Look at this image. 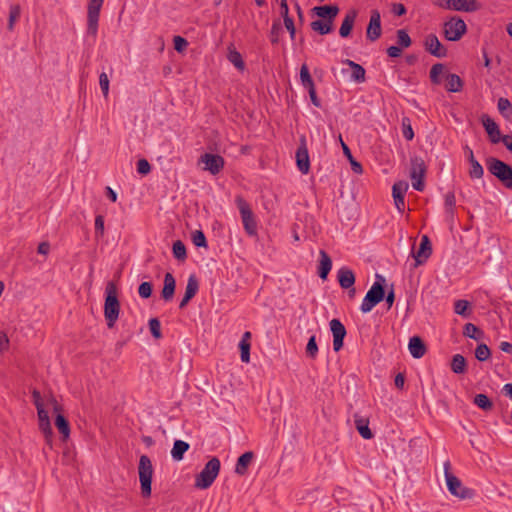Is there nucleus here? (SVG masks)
Returning <instances> with one entry per match:
<instances>
[{
  "mask_svg": "<svg viewBox=\"0 0 512 512\" xmlns=\"http://www.w3.org/2000/svg\"><path fill=\"white\" fill-rule=\"evenodd\" d=\"M443 69H444V65L441 63H436L432 66V68L430 70V79H431L432 83H434V84L440 83L439 75L443 72Z\"/></svg>",
  "mask_w": 512,
  "mask_h": 512,
  "instance_id": "obj_48",
  "label": "nucleus"
},
{
  "mask_svg": "<svg viewBox=\"0 0 512 512\" xmlns=\"http://www.w3.org/2000/svg\"><path fill=\"white\" fill-rule=\"evenodd\" d=\"M450 366L455 374H464L467 370L466 359L461 354L452 357Z\"/></svg>",
  "mask_w": 512,
  "mask_h": 512,
  "instance_id": "obj_29",
  "label": "nucleus"
},
{
  "mask_svg": "<svg viewBox=\"0 0 512 512\" xmlns=\"http://www.w3.org/2000/svg\"><path fill=\"white\" fill-rule=\"evenodd\" d=\"M424 48L427 52L437 58H444L447 55V49L441 44L435 34H428L425 37Z\"/></svg>",
  "mask_w": 512,
  "mask_h": 512,
  "instance_id": "obj_14",
  "label": "nucleus"
},
{
  "mask_svg": "<svg viewBox=\"0 0 512 512\" xmlns=\"http://www.w3.org/2000/svg\"><path fill=\"white\" fill-rule=\"evenodd\" d=\"M199 289V282L195 275H190L187 281L184 297L182 298L179 308L183 309L189 301L196 295Z\"/></svg>",
  "mask_w": 512,
  "mask_h": 512,
  "instance_id": "obj_18",
  "label": "nucleus"
},
{
  "mask_svg": "<svg viewBox=\"0 0 512 512\" xmlns=\"http://www.w3.org/2000/svg\"><path fill=\"white\" fill-rule=\"evenodd\" d=\"M435 5L447 10L475 12L481 8L477 0H443L442 3L434 1Z\"/></svg>",
  "mask_w": 512,
  "mask_h": 512,
  "instance_id": "obj_8",
  "label": "nucleus"
},
{
  "mask_svg": "<svg viewBox=\"0 0 512 512\" xmlns=\"http://www.w3.org/2000/svg\"><path fill=\"white\" fill-rule=\"evenodd\" d=\"M397 43L401 48H408L411 45L412 41L406 30L397 31Z\"/></svg>",
  "mask_w": 512,
  "mask_h": 512,
  "instance_id": "obj_44",
  "label": "nucleus"
},
{
  "mask_svg": "<svg viewBox=\"0 0 512 512\" xmlns=\"http://www.w3.org/2000/svg\"><path fill=\"white\" fill-rule=\"evenodd\" d=\"M344 63L349 65L352 68V70H353L352 78L356 82H364L365 81V69L361 65H359L349 59L345 60Z\"/></svg>",
  "mask_w": 512,
  "mask_h": 512,
  "instance_id": "obj_34",
  "label": "nucleus"
},
{
  "mask_svg": "<svg viewBox=\"0 0 512 512\" xmlns=\"http://www.w3.org/2000/svg\"><path fill=\"white\" fill-rule=\"evenodd\" d=\"M21 9L19 5H12L10 8L9 21H8V29L11 31L14 28V24L17 19L20 17Z\"/></svg>",
  "mask_w": 512,
  "mask_h": 512,
  "instance_id": "obj_47",
  "label": "nucleus"
},
{
  "mask_svg": "<svg viewBox=\"0 0 512 512\" xmlns=\"http://www.w3.org/2000/svg\"><path fill=\"white\" fill-rule=\"evenodd\" d=\"M339 139H340V142H341V145L343 148V152L350 162L351 169L356 174H362L363 173L362 165L353 158L349 147L343 142L341 135L339 136Z\"/></svg>",
  "mask_w": 512,
  "mask_h": 512,
  "instance_id": "obj_32",
  "label": "nucleus"
},
{
  "mask_svg": "<svg viewBox=\"0 0 512 512\" xmlns=\"http://www.w3.org/2000/svg\"><path fill=\"white\" fill-rule=\"evenodd\" d=\"M39 428L44 434L48 444H51L53 431L50 422L39 423Z\"/></svg>",
  "mask_w": 512,
  "mask_h": 512,
  "instance_id": "obj_56",
  "label": "nucleus"
},
{
  "mask_svg": "<svg viewBox=\"0 0 512 512\" xmlns=\"http://www.w3.org/2000/svg\"><path fill=\"white\" fill-rule=\"evenodd\" d=\"M318 354V345L315 335L311 336L306 346V355L310 359H315Z\"/></svg>",
  "mask_w": 512,
  "mask_h": 512,
  "instance_id": "obj_42",
  "label": "nucleus"
},
{
  "mask_svg": "<svg viewBox=\"0 0 512 512\" xmlns=\"http://www.w3.org/2000/svg\"><path fill=\"white\" fill-rule=\"evenodd\" d=\"M311 29L320 35L329 34L333 30V23L326 20H315L310 24Z\"/></svg>",
  "mask_w": 512,
  "mask_h": 512,
  "instance_id": "obj_30",
  "label": "nucleus"
},
{
  "mask_svg": "<svg viewBox=\"0 0 512 512\" xmlns=\"http://www.w3.org/2000/svg\"><path fill=\"white\" fill-rule=\"evenodd\" d=\"M173 41H174V48L178 52H182L188 46V41L181 36H175Z\"/></svg>",
  "mask_w": 512,
  "mask_h": 512,
  "instance_id": "obj_59",
  "label": "nucleus"
},
{
  "mask_svg": "<svg viewBox=\"0 0 512 512\" xmlns=\"http://www.w3.org/2000/svg\"><path fill=\"white\" fill-rule=\"evenodd\" d=\"M488 171L494 175L507 188H512V168L505 162L496 159H487Z\"/></svg>",
  "mask_w": 512,
  "mask_h": 512,
  "instance_id": "obj_5",
  "label": "nucleus"
},
{
  "mask_svg": "<svg viewBox=\"0 0 512 512\" xmlns=\"http://www.w3.org/2000/svg\"><path fill=\"white\" fill-rule=\"evenodd\" d=\"M300 79L302 82V85L307 88L308 90L311 89V87L314 86V81L309 73V69L306 64H303L300 69Z\"/></svg>",
  "mask_w": 512,
  "mask_h": 512,
  "instance_id": "obj_38",
  "label": "nucleus"
},
{
  "mask_svg": "<svg viewBox=\"0 0 512 512\" xmlns=\"http://www.w3.org/2000/svg\"><path fill=\"white\" fill-rule=\"evenodd\" d=\"M176 281L172 273L167 272L164 276V285L161 291V298L165 302H169L173 299L175 294Z\"/></svg>",
  "mask_w": 512,
  "mask_h": 512,
  "instance_id": "obj_20",
  "label": "nucleus"
},
{
  "mask_svg": "<svg viewBox=\"0 0 512 512\" xmlns=\"http://www.w3.org/2000/svg\"><path fill=\"white\" fill-rule=\"evenodd\" d=\"M469 302L466 300H457L454 304L455 313L461 316H468L467 309Z\"/></svg>",
  "mask_w": 512,
  "mask_h": 512,
  "instance_id": "obj_53",
  "label": "nucleus"
},
{
  "mask_svg": "<svg viewBox=\"0 0 512 512\" xmlns=\"http://www.w3.org/2000/svg\"><path fill=\"white\" fill-rule=\"evenodd\" d=\"M189 444L182 440H176L171 450V455L174 460L181 461L184 457V453L188 451Z\"/></svg>",
  "mask_w": 512,
  "mask_h": 512,
  "instance_id": "obj_28",
  "label": "nucleus"
},
{
  "mask_svg": "<svg viewBox=\"0 0 512 512\" xmlns=\"http://www.w3.org/2000/svg\"><path fill=\"white\" fill-rule=\"evenodd\" d=\"M228 60L239 70H244L245 63L242 59L241 54L234 48H229Z\"/></svg>",
  "mask_w": 512,
  "mask_h": 512,
  "instance_id": "obj_35",
  "label": "nucleus"
},
{
  "mask_svg": "<svg viewBox=\"0 0 512 512\" xmlns=\"http://www.w3.org/2000/svg\"><path fill=\"white\" fill-rule=\"evenodd\" d=\"M455 204H456V199H455L454 192H448L445 196V208H446V213L448 215H450L451 217H453V215H454Z\"/></svg>",
  "mask_w": 512,
  "mask_h": 512,
  "instance_id": "obj_46",
  "label": "nucleus"
},
{
  "mask_svg": "<svg viewBox=\"0 0 512 512\" xmlns=\"http://www.w3.org/2000/svg\"><path fill=\"white\" fill-rule=\"evenodd\" d=\"M282 32V27L279 21H275L270 31V39L273 44L278 43L279 35Z\"/></svg>",
  "mask_w": 512,
  "mask_h": 512,
  "instance_id": "obj_54",
  "label": "nucleus"
},
{
  "mask_svg": "<svg viewBox=\"0 0 512 512\" xmlns=\"http://www.w3.org/2000/svg\"><path fill=\"white\" fill-rule=\"evenodd\" d=\"M99 84H100V87H101L104 97L107 98L108 93H109V78L106 73L103 72L100 74Z\"/></svg>",
  "mask_w": 512,
  "mask_h": 512,
  "instance_id": "obj_57",
  "label": "nucleus"
},
{
  "mask_svg": "<svg viewBox=\"0 0 512 512\" xmlns=\"http://www.w3.org/2000/svg\"><path fill=\"white\" fill-rule=\"evenodd\" d=\"M333 334V349L338 352L343 347V341L346 336V328L338 319H332L329 323Z\"/></svg>",
  "mask_w": 512,
  "mask_h": 512,
  "instance_id": "obj_15",
  "label": "nucleus"
},
{
  "mask_svg": "<svg viewBox=\"0 0 512 512\" xmlns=\"http://www.w3.org/2000/svg\"><path fill=\"white\" fill-rule=\"evenodd\" d=\"M466 31V23L458 16L451 17L443 25L444 36L448 41L460 40Z\"/></svg>",
  "mask_w": 512,
  "mask_h": 512,
  "instance_id": "obj_6",
  "label": "nucleus"
},
{
  "mask_svg": "<svg viewBox=\"0 0 512 512\" xmlns=\"http://www.w3.org/2000/svg\"><path fill=\"white\" fill-rule=\"evenodd\" d=\"M381 16L378 10H372L370 21L366 30V36L370 41H375L381 36Z\"/></svg>",
  "mask_w": 512,
  "mask_h": 512,
  "instance_id": "obj_16",
  "label": "nucleus"
},
{
  "mask_svg": "<svg viewBox=\"0 0 512 512\" xmlns=\"http://www.w3.org/2000/svg\"><path fill=\"white\" fill-rule=\"evenodd\" d=\"M357 15L358 12L355 9H351L346 13L339 29V34L341 37L346 38L351 34Z\"/></svg>",
  "mask_w": 512,
  "mask_h": 512,
  "instance_id": "obj_22",
  "label": "nucleus"
},
{
  "mask_svg": "<svg viewBox=\"0 0 512 512\" xmlns=\"http://www.w3.org/2000/svg\"><path fill=\"white\" fill-rule=\"evenodd\" d=\"M173 255L179 261H184L187 258L186 247L182 241L177 240L174 242Z\"/></svg>",
  "mask_w": 512,
  "mask_h": 512,
  "instance_id": "obj_39",
  "label": "nucleus"
},
{
  "mask_svg": "<svg viewBox=\"0 0 512 512\" xmlns=\"http://www.w3.org/2000/svg\"><path fill=\"white\" fill-rule=\"evenodd\" d=\"M354 422H355L356 429L358 430L359 434L364 439H371L373 437V434H372L370 428L368 427V424H369L368 419H365V418H362V417H359L356 415Z\"/></svg>",
  "mask_w": 512,
  "mask_h": 512,
  "instance_id": "obj_27",
  "label": "nucleus"
},
{
  "mask_svg": "<svg viewBox=\"0 0 512 512\" xmlns=\"http://www.w3.org/2000/svg\"><path fill=\"white\" fill-rule=\"evenodd\" d=\"M338 281L343 289H349L355 283V275L351 269L343 267L338 271Z\"/></svg>",
  "mask_w": 512,
  "mask_h": 512,
  "instance_id": "obj_24",
  "label": "nucleus"
},
{
  "mask_svg": "<svg viewBox=\"0 0 512 512\" xmlns=\"http://www.w3.org/2000/svg\"><path fill=\"white\" fill-rule=\"evenodd\" d=\"M55 426L62 435L63 440H67L70 435V426L68 420L62 414L56 416Z\"/></svg>",
  "mask_w": 512,
  "mask_h": 512,
  "instance_id": "obj_31",
  "label": "nucleus"
},
{
  "mask_svg": "<svg viewBox=\"0 0 512 512\" xmlns=\"http://www.w3.org/2000/svg\"><path fill=\"white\" fill-rule=\"evenodd\" d=\"M250 342H240L239 348L241 351V360L245 363L250 361Z\"/></svg>",
  "mask_w": 512,
  "mask_h": 512,
  "instance_id": "obj_55",
  "label": "nucleus"
},
{
  "mask_svg": "<svg viewBox=\"0 0 512 512\" xmlns=\"http://www.w3.org/2000/svg\"><path fill=\"white\" fill-rule=\"evenodd\" d=\"M37 414L39 423L50 422L48 412L44 409V407H39V409H37Z\"/></svg>",
  "mask_w": 512,
  "mask_h": 512,
  "instance_id": "obj_63",
  "label": "nucleus"
},
{
  "mask_svg": "<svg viewBox=\"0 0 512 512\" xmlns=\"http://www.w3.org/2000/svg\"><path fill=\"white\" fill-rule=\"evenodd\" d=\"M193 244L197 247H207V241L204 233L201 230H196L192 235Z\"/></svg>",
  "mask_w": 512,
  "mask_h": 512,
  "instance_id": "obj_52",
  "label": "nucleus"
},
{
  "mask_svg": "<svg viewBox=\"0 0 512 512\" xmlns=\"http://www.w3.org/2000/svg\"><path fill=\"white\" fill-rule=\"evenodd\" d=\"M377 281L368 290L366 296L361 304V311L363 313L370 312L377 304H379L385 297V289L383 283L385 279L381 275H376Z\"/></svg>",
  "mask_w": 512,
  "mask_h": 512,
  "instance_id": "obj_3",
  "label": "nucleus"
},
{
  "mask_svg": "<svg viewBox=\"0 0 512 512\" xmlns=\"http://www.w3.org/2000/svg\"><path fill=\"white\" fill-rule=\"evenodd\" d=\"M153 286L151 282H142L138 287V293L141 298L147 299L152 295Z\"/></svg>",
  "mask_w": 512,
  "mask_h": 512,
  "instance_id": "obj_50",
  "label": "nucleus"
},
{
  "mask_svg": "<svg viewBox=\"0 0 512 512\" xmlns=\"http://www.w3.org/2000/svg\"><path fill=\"white\" fill-rule=\"evenodd\" d=\"M403 136L406 140L411 141L414 138V131L411 126V121L408 117H403L401 121Z\"/></svg>",
  "mask_w": 512,
  "mask_h": 512,
  "instance_id": "obj_43",
  "label": "nucleus"
},
{
  "mask_svg": "<svg viewBox=\"0 0 512 512\" xmlns=\"http://www.w3.org/2000/svg\"><path fill=\"white\" fill-rule=\"evenodd\" d=\"M295 157L297 168L303 174H307L310 170V160L307 148V141L304 135H302L299 139V146L297 148Z\"/></svg>",
  "mask_w": 512,
  "mask_h": 512,
  "instance_id": "obj_12",
  "label": "nucleus"
},
{
  "mask_svg": "<svg viewBox=\"0 0 512 512\" xmlns=\"http://www.w3.org/2000/svg\"><path fill=\"white\" fill-rule=\"evenodd\" d=\"M432 253V246L427 235H423L421 238L420 247L416 254H414V258L416 261L415 266L421 265L430 257Z\"/></svg>",
  "mask_w": 512,
  "mask_h": 512,
  "instance_id": "obj_17",
  "label": "nucleus"
},
{
  "mask_svg": "<svg viewBox=\"0 0 512 512\" xmlns=\"http://www.w3.org/2000/svg\"><path fill=\"white\" fill-rule=\"evenodd\" d=\"M319 255L320 265L318 269V275L322 280H326L332 268V260L324 250H320Z\"/></svg>",
  "mask_w": 512,
  "mask_h": 512,
  "instance_id": "obj_25",
  "label": "nucleus"
},
{
  "mask_svg": "<svg viewBox=\"0 0 512 512\" xmlns=\"http://www.w3.org/2000/svg\"><path fill=\"white\" fill-rule=\"evenodd\" d=\"M154 468L151 459L147 455H141L138 464V475L140 481L141 495L143 498L151 496V484Z\"/></svg>",
  "mask_w": 512,
  "mask_h": 512,
  "instance_id": "obj_2",
  "label": "nucleus"
},
{
  "mask_svg": "<svg viewBox=\"0 0 512 512\" xmlns=\"http://www.w3.org/2000/svg\"><path fill=\"white\" fill-rule=\"evenodd\" d=\"M200 162L204 163V170L209 171L211 174H218L224 167V158L218 154L205 153L200 157Z\"/></svg>",
  "mask_w": 512,
  "mask_h": 512,
  "instance_id": "obj_13",
  "label": "nucleus"
},
{
  "mask_svg": "<svg viewBox=\"0 0 512 512\" xmlns=\"http://www.w3.org/2000/svg\"><path fill=\"white\" fill-rule=\"evenodd\" d=\"M387 54L391 58H397L400 57L402 54V48L399 46H390L387 49Z\"/></svg>",
  "mask_w": 512,
  "mask_h": 512,
  "instance_id": "obj_62",
  "label": "nucleus"
},
{
  "mask_svg": "<svg viewBox=\"0 0 512 512\" xmlns=\"http://www.w3.org/2000/svg\"><path fill=\"white\" fill-rule=\"evenodd\" d=\"M253 457H254V454L251 451L243 453L237 460L235 472L238 475H245L247 472V468H248L249 464L251 463Z\"/></svg>",
  "mask_w": 512,
  "mask_h": 512,
  "instance_id": "obj_26",
  "label": "nucleus"
},
{
  "mask_svg": "<svg viewBox=\"0 0 512 512\" xmlns=\"http://www.w3.org/2000/svg\"><path fill=\"white\" fill-rule=\"evenodd\" d=\"M104 0H90L87 8V32L96 36L98 30V21L100 10Z\"/></svg>",
  "mask_w": 512,
  "mask_h": 512,
  "instance_id": "obj_10",
  "label": "nucleus"
},
{
  "mask_svg": "<svg viewBox=\"0 0 512 512\" xmlns=\"http://www.w3.org/2000/svg\"><path fill=\"white\" fill-rule=\"evenodd\" d=\"M470 165H471V167L469 169V176L472 179L482 178V176L484 174V170H483L482 165L475 159V157H471Z\"/></svg>",
  "mask_w": 512,
  "mask_h": 512,
  "instance_id": "obj_37",
  "label": "nucleus"
},
{
  "mask_svg": "<svg viewBox=\"0 0 512 512\" xmlns=\"http://www.w3.org/2000/svg\"><path fill=\"white\" fill-rule=\"evenodd\" d=\"M463 334L466 337H469V338H472V339H475V340L480 339L481 336H482V332L479 330V328L477 326H475L474 324H472V323H467L464 326Z\"/></svg>",
  "mask_w": 512,
  "mask_h": 512,
  "instance_id": "obj_40",
  "label": "nucleus"
},
{
  "mask_svg": "<svg viewBox=\"0 0 512 512\" xmlns=\"http://www.w3.org/2000/svg\"><path fill=\"white\" fill-rule=\"evenodd\" d=\"M284 25H285L286 29L289 31L291 39H294L296 30H295V25H294L293 19L292 18L285 19Z\"/></svg>",
  "mask_w": 512,
  "mask_h": 512,
  "instance_id": "obj_61",
  "label": "nucleus"
},
{
  "mask_svg": "<svg viewBox=\"0 0 512 512\" xmlns=\"http://www.w3.org/2000/svg\"><path fill=\"white\" fill-rule=\"evenodd\" d=\"M498 110L500 111L501 114L508 118L512 113L511 102L507 98H499Z\"/></svg>",
  "mask_w": 512,
  "mask_h": 512,
  "instance_id": "obj_45",
  "label": "nucleus"
},
{
  "mask_svg": "<svg viewBox=\"0 0 512 512\" xmlns=\"http://www.w3.org/2000/svg\"><path fill=\"white\" fill-rule=\"evenodd\" d=\"M220 460L217 457L211 458L204 466L203 470L196 475L195 487L199 489L209 488L217 478L220 471Z\"/></svg>",
  "mask_w": 512,
  "mask_h": 512,
  "instance_id": "obj_4",
  "label": "nucleus"
},
{
  "mask_svg": "<svg viewBox=\"0 0 512 512\" xmlns=\"http://www.w3.org/2000/svg\"><path fill=\"white\" fill-rule=\"evenodd\" d=\"M426 174V165L422 158L414 157L411 159V170L410 178L412 180V186L417 191L424 189V177Z\"/></svg>",
  "mask_w": 512,
  "mask_h": 512,
  "instance_id": "obj_7",
  "label": "nucleus"
},
{
  "mask_svg": "<svg viewBox=\"0 0 512 512\" xmlns=\"http://www.w3.org/2000/svg\"><path fill=\"white\" fill-rule=\"evenodd\" d=\"M473 402L475 405H477L479 408L483 409L484 411H489L493 408L492 401L485 394H477L474 397Z\"/></svg>",
  "mask_w": 512,
  "mask_h": 512,
  "instance_id": "obj_36",
  "label": "nucleus"
},
{
  "mask_svg": "<svg viewBox=\"0 0 512 512\" xmlns=\"http://www.w3.org/2000/svg\"><path fill=\"white\" fill-rule=\"evenodd\" d=\"M312 11L318 17L323 18L326 21H331V23H333L335 17L339 13V7L337 5L316 6L312 9Z\"/></svg>",
  "mask_w": 512,
  "mask_h": 512,
  "instance_id": "obj_21",
  "label": "nucleus"
},
{
  "mask_svg": "<svg viewBox=\"0 0 512 512\" xmlns=\"http://www.w3.org/2000/svg\"><path fill=\"white\" fill-rule=\"evenodd\" d=\"M9 347V339L4 332H0V352L7 350Z\"/></svg>",
  "mask_w": 512,
  "mask_h": 512,
  "instance_id": "obj_64",
  "label": "nucleus"
},
{
  "mask_svg": "<svg viewBox=\"0 0 512 512\" xmlns=\"http://www.w3.org/2000/svg\"><path fill=\"white\" fill-rule=\"evenodd\" d=\"M137 171L142 175H146L151 171V165L146 159H140L137 162Z\"/></svg>",
  "mask_w": 512,
  "mask_h": 512,
  "instance_id": "obj_58",
  "label": "nucleus"
},
{
  "mask_svg": "<svg viewBox=\"0 0 512 512\" xmlns=\"http://www.w3.org/2000/svg\"><path fill=\"white\" fill-rule=\"evenodd\" d=\"M449 492L462 500L474 497V490L463 486L462 482L456 476H449L446 480Z\"/></svg>",
  "mask_w": 512,
  "mask_h": 512,
  "instance_id": "obj_11",
  "label": "nucleus"
},
{
  "mask_svg": "<svg viewBox=\"0 0 512 512\" xmlns=\"http://www.w3.org/2000/svg\"><path fill=\"white\" fill-rule=\"evenodd\" d=\"M149 328L154 338L160 339L162 337L160 321L157 318L149 320Z\"/></svg>",
  "mask_w": 512,
  "mask_h": 512,
  "instance_id": "obj_51",
  "label": "nucleus"
},
{
  "mask_svg": "<svg viewBox=\"0 0 512 512\" xmlns=\"http://www.w3.org/2000/svg\"><path fill=\"white\" fill-rule=\"evenodd\" d=\"M491 351L486 344H479L475 350V357L477 360L483 362L490 358Z\"/></svg>",
  "mask_w": 512,
  "mask_h": 512,
  "instance_id": "obj_41",
  "label": "nucleus"
},
{
  "mask_svg": "<svg viewBox=\"0 0 512 512\" xmlns=\"http://www.w3.org/2000/svg\"><path fill=\"white\" fill-rule=\"evenodd\" d=\"M238 208L241 214L245 231L250 236L257 235V223L249 204L243 199H238Z\"/></svg>",
  "mask_w": 512,
  "mask_h": 512,
  "instance_id": "obj_9",
  "label": "nucleus"
},
{
  "mask_svg": "<svg viewBox=\"0 0 512 512\" xmlns=\"http://www.w3.org/2000/svg\"><path fill=\"white\" fill-rule=\"evenodd\" d=\"M95 233L97 237L104 235V218L102 215H98L95 218Z\"/></svg>",
  "mask_w": 512,
  "mask_h": 512,
  "instance_id": "obj_60",
  "label": "nucleus"
},
{
  "mask_svg": "<svg viewBox=\"0 0 512 512\" xmlns=\"http://www.w3.org/2000/svg\"><path fill=\"white\" fill-rule=\"evenodd\" d=\"M407 190L408 183L406 181L396 182L392 187L393 197L404 196Z\"/></svg>",
  "mask_w": 512,
  "mask_h": 512,
  "instance_id": "obj_49",
  "label": "nucleus"
},
{
  "mask_svg": "<svg viewBox=\"0 0 512 512\" xmlns=\"http://www.w3.org/2000/svg\"><path fill=\"white\" fill-rule=\"evenodd\" d=\"M105 292L104 316L107 321L108 328H113L120 313V302L117 296L116 284L112 281L108 282Z\"/></svg>",
  "mask_w": 512,
  "mask_h": 512,
  "instance_id": "obj_1",
  "label": "nucleus"
},
{
  "mask_svg": "<svg viewBox=\"0 0 512 512\" xmlns=\"http://www.w3.org/2000/svg\"><path fill=\"white\" fill-rule=\"evenodd\" d=\"M481 120L491 142L498 143L501 141L502 137L500 136V130L496 122L488 115H483Z\"/></svg>",
  "mask_w": 512,
  "mask_h": 512,
  "instance_id": "obj_19",
  "label": "nucleus"
},
{
  "mask_svg": "<svg viewBox=\"0 0 512 512\" xmlns=\"http://www.w3.org/2000/svg\"><path fill=\"white\" fill-rule=\"evenodd\" d=\"M408 349L411 355L416 359L422 358L427 351L425 343L419 336H413L410 338Z\"/></svg>",
  "mask_w": 512,
  "mask_h": 512,
  "instance_id": "obj_23",
  "label": "nucleus"
},
{
  "mask_svg": "<svg viewBox=\"0 0 512 512\" xmlns=\"http://www.w3.org/2000/svg\"><path fill=\"white\" fill-rule=\"evenodd\" d=\"M463 88V81L457 74L450 73L447 75L446 89L449 92H459Z\"/></svg>",
  "mask_w": 512,
  "mask_h": 512,
  "instance_id": "obj_33",
  "label": "nucleus"
}]
</instances>
